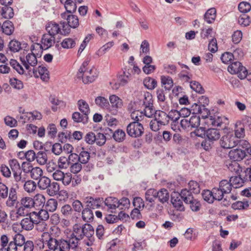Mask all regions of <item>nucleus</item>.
<instances>
[{
	"label": "nucleus",
	"instance_id": "nucleus-1",
	"mask_svg": "<svg viewBox=\"0 0 251 251\" xmlns=\"http://www.w3.org/2000/svg\"><path fill=\"white\" fill-rule=\"evenodd\" d=\"M237 142L233 131H228L220 139V144L222 148L228 149L237 146Z\"/></svg>",
	"mask_w": 251,
	"mask_h": 251
},
{
	"label": "nucleus",
	"instance_id": "nucleus-2",
	"mask_svg": "<svg viewBox=\"0 0 251 251\" xmlns=\"http://www.w3.org/2000/svg\"><path fill=\"white\" fill-rule=\"evenodd\" d=\"M144 130L143 125L138 122H131L126 126L127 134L133 138H138L141 136L144 133Z\"/></svg>",
	"mask_w": 251,
	"mask_h": 251
},
{
	"label": "nucleus",
	"instance_id": "nucleus-3",
	"mask_svg": "<svg viewBox=\"0 0 251 251\" xmlns=\"http://www.w3.org/2000/svg\"><path fill=\"white\" fill-rule=\"evenodd\" d=\"M184 190H188L187 189H183L181 191L180 193L174 192L171 195V201L174 206L177 210L184 211L185 208L183 205V201H184V196H183L182 192Z\"/></svg>",
	"mask_w": 251,
	"mask_h": 251
},
{
	"label": "nucleus",
	"instance_id": "nucleus-4",
	"mask_svg": "<svg viewBox=\"0 0 251 251\" xmlns=\"http://www.w3.org/2000/svg\"><path fill=\"white\" fill-rule=\"evenodd\" d=\"M183 196L185 197L184 202L190 204L191 210L193 211H198L201 208V204L198 200L194 199L191 193L188 190H184L182 192Z\"/></svg>",
	"mask_w": 251,
	"mask_h": 251
},
{
	"label": "nucleus",
	"instance_id": "nucleus-5",
	"mask_svg": "<svg viewBox=\"0 0 251 251\" xmlns=\"http://www.w3.org/2000/svg\"><path fill=\"white\" fill-rule=\"evenodd\" d=\"M246 156V151L240 148L231 150L228 153L229 157L235 162L243 160Z\"/></svg>",
	"mask_w": 251,
	"mask_h": 251
},
{
	"label": "nucleus",
	"instance_id": "nucleus-6",
	"mask_svg": "<svg viewBox=\"0 0 251 251\" xmlns=\"http://www.w3.org/2000/svg\"><path fill=\"white\" fill-rule=\"evenodd\" d=\"M61 17L62 19L67 21L68 25L72 28H75L79 25L78 18L75 15L64 12L61 14Z\"/></svg>",
	"mask_w": 251,
	"mask_h": 251
},
{
	"label": "nucleus",
	"instance_id": "nucleus-7",
	"mask_svg": "<svg viewBox=\"0 0 251 251\" xmlns=\"http://www.w3.org/2000/svg\"><path fill=\"white\" fill-rule=\"evenodd\" d=\"M103 201V200L100 198H94L92 197H86L85 199V205L87 208L91 210L99 208Z\"/></svg>",
	"mask_w": 251,
	"mask_h": 251
},
{
	"label": "nucleus",
	"instance_id": "nucleus-8",
	"mask_svg": "<svg viewBox=\"0 0 251 251\" xmlns=\"http://www.w3.org/2000/svg\"><path fill=\"white\" fill-rule=\"evenodd\" d=\"M109 100L112 105L110 111L113 114L115 115L117 112V109L123 106L122 100L116 95H112L109 97Z\"/></svg>",
	"mask_w": 251,
	"mask_h": 251
},
{
	"label": "nucleus",
	"instance_id": "nucleus-9",
	"mask_svg": "<svg viewBox=\"0 0 251 251\" xmlns=\"http://www.w3.org/2000/svg\"><path fill=\"white\" fill-rule=\"evenodd\" d=\"M47 236V239L45 240L43 239V243L47 245L49 251L52 250V251H58V241L56 239L51 237L50 234L46 233L44 237Z\"/></svg>",
	"mask_w": 251,
	"mask_h": 251
},
{
	"label": "nucleus",
	"instance_id": "nucleus-10",
	"mask_svg": "<svg viewBox=\"0 0 251 251\" xmlns=\"http://www.w3.org/2000/svg\"><path fill=\"white\" fill-rule=\"evenodd\" d=\"M36 46L37 47H38L40 49V50L41 51V53L40 54L36 53V55L33 52H32L31 53H28L26 56V59L27 62L30 64V65L32 66H35L37 64V57L39 55V57L41 56V54L43 52V46L42 45L37 43L36 44Z\"/></svg>",
	"mask_w": 251,
	"mask_h": 251
},
{
	"label": "nucleus",
	"instance_id": "nucleus-11",
	"mask_svg": "<svg viewBox=\"0 0 251 251\" xmlns=\"http://www.w3.org/2000/svg\"><path fill=\"white\" fill-rule=\"evenodd\" d=\"M209 120L211 124L214 126L221 127L225 124L224 128L225 129L226 125V122L227 121L228 119L225 116H210Z\"/></svg>",
	"mask_w": 251,
	"mask_h": 251
},
{
	"label": "nucleus",
	"instance_id": "nucleus-12",
	"mask_svg": "<svg viewBox=\"0 0 251 251\" xmlns=\"http://www.w3.org/2000/svg\"><path fill=\"white\" fill-rule=\"evenodd\" d=\"M112 133L113 138L117 142H122L124 140L126 137V133L122 129H117L114 132L112 130L109 128H106L104 130L105 134H108L109 133Z\"/></svg>",
	"mask_w": 251,
	"mask_h": 251
},
{
	"label": "nucleus",
	"instance_id": "nucleus-13",
	"mask_svg": "<svg viewBox=\"0 0 251 251\" xmlns=\"http://www.w3.org/2000/svg\"><path fill=\"white\" fill-rule=\"evenodd\" d=\"M234 131V136L237 139L243 138L245 136V126L240 121H238L235 124Z\"/></svg>",
	"mask_w": 251,
	"mask_h": 251
},
{
	"label": "nucleus",
	"instance_id": "nucleus-14",
	"mask_svg": "<svg viewBox=\"0 0 251 251\" xmlns=\"http://www.w3.org/2000/svg\"><path fill=\"white\" fill-rule=\"evenodd\" d=\"M94 69H91L89 71H86L83 73L82 77H78L82 78L83 82L85 84H88L93 82L97 77L98 74L95 72L93 74Z\"/></svg>",
	"mask_w": 251,
	"mask_h": 251
},
{
	"label": "nucleus",
	"instance_id": "nucleus-15",
	"mask_svg": "<svg viewBox=\"0 0 251 251\" xmlns=\"http://www.w3.org/2000/svg\"><path fill=\"white\" fill-rule=\"evenodd\" d=\"M82 227L83 238L84 236H86L92 243L94 240L93 237L94 234V229L93 226L90 224H85Z\"/></svg>",
	"mask_w": 251,
	"mask_h": 251
},
{
	"label": "nucleus",
	"instance_id": "nucleus-16",
	"mask_svg": "<svg viewBox=\"0 0 251 251\" xmlns=\"http://www.w3.org/2000/svg\"><path fill=\"white\" fill-rule=\"evenodd\" d=\"M220 137L221 133L219 130L214 128H210L206 130V137L211 141L214 142L218 140Z\"/></svg>",
	"mask_w": 251,
	"mask_h": 251
},
{
	"label": "nucleus",
	"instance_id": "nucleus-17",
	"mask_svg": "<svg viewBox=\"0 0 251 251\" xmlns=\"http://www.w3.org/2000/svg\"><path fill=\"white\" fill-rule=\"evenodd\" d=\"M62 4H64L66 12L73 14L75 12L77 8L76 4L73 0H60Z\"/></svg>",
	"mask_w": 251,
	"mask_h": 251
},
{
	"label": "nucleus",
	"instance_id": "nucleus-18",
	"mask_svg": "<svg viewBox=\"0 0 251 251\" xmlns=\"http://www.w3.org/2000/svg\"><path fill=\"white\" fill-rule=\"evenodd\" d=\"M33 74L35 77H38L37 73L40 76V78L44 81H47L49 79V71L45 67L39 66L38 71L34 69L33 71Z\"/></svg>",
	"mask_w": 251,
	"mask_h": 251
},
{
	"label": "nucleus",
	"instance_id": "nucleus-19",
	"mask_svg": "<svg viewBox=\"0 0 251 251\" xmlns=\"http://www.w3.org/2000/svg\"><path fill=\"white\" fill-rule=\"evenodd\" d=\"M36 221H33L30 217L23 219L21 221L22 228L26 230H30L34 227V225L37 224Z\"/></svg>",
	"mask_w": 251,
	"mask_h": 251
},
{
	"label": "nucleus",
	"instance_id": "nucleus-20",
	"mask_svg": "<svg viewBox=\"0 0 251 251\" xmlns=\"http://www.w3.org/2000/svg\"><path fill=\"white\" fill-rule=\"evenodd\" d=\"M46 29L49 35L53 37L60 31L59 25L54 22H50L46 25Z\"/></svg>",
	"mask_w": 251,
	"mask_h": 251
},
{
	"label": "nucleus",
	"instance_id": "nucleus-21",
	"mask_svg": "<svg viewBox=\"0 0 251 251\" xmlns=\"http://www.w3.org/2000/svg\"><path fill=\"white\" fill-rule=\"evenodd\" d=\"M14 30L15 27L11 21L6 20L3 22L2 28V31L3 33L7 35H11L14 32Z\"/></svg>",
	"mask_w": 251,
	"mask_h": 251
},
{
	"label": "nucleus",
	"instance_id": "nucleus-22",
	"mask_svg": "<svg viewBox=\"0 0 251 251\" xmlns=\"http://www.w3.org/2000/svg\"><path fill=\"white\" fill-rule=\"evenodd\" d=\"M17 196L16 188L11 187L10 189L9 197L6 202V204L8 207L13 206L17 202Z\"/></svg>",
	"mask_w": 251,
	"mask_h": 251
},
{
	"label": "nucleus",
	"instance_id": "nucleus-23",
	"mask_svg": "<svg viewBox=\"0 0 251 251\" xmlns=\"http://www.w3.org/2000/svg\"><path fill=\"white\" fill-rule=\"evenodd\" d=\"M229 180L232 186L235 188L242 186L244 182L247 181V179H245V176L242 178L240 175L231 176Z\"/></svg>",
	"mask_w": 251,
	"mask_h": 251
},
{
	"label": "nucleus",
	"instance_id": "nucleus-24",
	"mask_svg": "<svg viewBox=\"0 0 251 251\" xmlns=\"http://www.w3.org/2000/svg\"><path fill=\"white\" fill-rule=\"evenodd\" d=\"M154 120L157 121L161 125H165V121H168V114L165 112L161 110H156L155 113Z\"/></svg>",
	"mask_w": 251,
	"mask_h": 251
},
{
	"label": "nucleus",
	"instance_id": "nucleus-25",
	"mask_svg": "<svg viewBox=\"0 0 251 251\" xmlns=\"http://www.w3.org/2000/svg\"><path fill=\"white\" fill-rule=\"evenodd\" d=\"M156 198H158L159 201L162 203L168 202L169 199V193L168 190L163 188L157 191Z\"/></svg>",
	"mask_w": 251,
	"mask_h": 251
},
{
	"label": "nucleus",
	"instance_id": "nucleus-26",
	"mask_svg": "<svg viewBox=\"0 0 251 251\" xmlns=\"http://www.w3.org/2000/svg\"><path fill=\"white\" fill-rule=\"evenodd\" d=\"M9 5H5L1 8V15L3 18L10 19L14 15L13 9Z\"/></svg>",
	"mask_w": 251,
	"mask_h": 251
},
{
	"label": "nucleus",
	"instance_id": "nucleus-27",
	"mask_svg": "<svg viewBox=\"0 0 251 251\" xmlns=\"http://www.w3.org/2000/svg\"><path fill=\"white\" fill-rule=\"evenodd\" d=\"M216 17V10L215 8L209 9L204 15V20L208 24L212 23Z\"/></svg>",
	"mask_w": 251,
	"mask_h": 251
},
{
	"label": "nucleus",
	"instance_id": "nucleus-28",
	"mask_svg": "<svg viewBox=\"0 0 251 251\" xmlns=\"http://www.w3.org/2000/svg\"><path fill=\"white\" fill-rule=\"evenodd\" d=\"M41 42L44 46L46 47L45 50L48 49L52 46L53 43H54L55 37L54 36L52 37L48 34H44L42 36Z\"/></svg>",
	"mask_w": 251,
	"mask_h": 251
},
{
	"label": "nucleus",
	"instance_id": "nucleus-29",
	"mask_svg": "<svg viewBox=\"0 0 251 251\" xmlns=\"http://www.w3.org/2000/svg\"><path fill=\"white\" fill-rule=\"evenodd\" d=\"M77 38H66L63 40L61 43V46L64 49H70L75 47L76 44Z\"/></svg>",
	"mask_w": 251,
	"mask_h": 251
},
{
	"label": "nucleus",
	"instance_id": "nucleus-30",
	"mask_svg": "<svg viewBox=\"0 0 251 251\" xmlns=\"http://www.w3.org/2000/svg\"><path fill=\"white\" fill-rule=\"evenodd\" d=\"M72 119L75 123H82L85 124L88 122L89 118L88 116L81 114L78 112H75L72 114Z\"/></svg>",
	"mask_w": 251,
	"mask_h": 251
},
{
	"label": "nucleus",
	"instance_id": "nucleus-31",
	"mask_svg": "<svg viewBox=\"0 0 251 251\" xmlns=\"http://www.w3.org/2000/svg\"><path fill=\"white\" fill-rule=\"evenodd\" d=\"M79 110L86 116H88L90 109L88 104L84 100H80L77 102Z\"/></svg>",
	"mask_w": 251,
	"mask_h": 251
},
{
	"label": "nucleus",
	"instance_id": "nucleus-32",
	"mask_svg": "<svg viewBox=\"0 0 251 251\" xmlns=\"http://www.w3.org/2000/svg\"><path fill=\"white\" fill-rule=\"evenodd\" d=\"M81 214L82 219L86 222H90L92 221L94 218V214L92 210L90 208H87L86 207H85L82 210Z\"/></svg>",
	"mask_w": 251,
	"mask_h": 251
},
{
	"label": "nucleus",
	"instance_id": "nucleus-33",
	"mask_svg": "<svg viewBox=\"0 0 251 251\" xmlns=\"http://www.w3.org/2000/svg\"><path fill=\"white\" fill-rule=\"evenodd\" d=\"M33 203V206L40 207H42L44 206L46 199L44 195L40 194H38L36 195L34 198L32 199Z\"/></svg>",
	"mask_w": 251,
	"mask_h": 251
},
{
	"label": "nucleus",
	"instance_id": "nucleus-34",
	"mask_svg": "<svg viewBox=\"0 0 251 251\" xmlns=\"http://www.w3.org/2000/svg\"><path fill=\"white\" fill-rule=\"evenodd\" d=\"M13 177L15 181L16 182V186L17 188H19L20 185H23L24 183L25 182V178L22 176V171L20 170L19 172H15L13 173Z\"/></svg>",
	"mask_w": 251,
	"mask_h": 251
},
{
	"label": "nucleus",
	"instance_id": "nucleus-35",
	"mask_svg": "<svg viewBox=\"0 0 251 251\" xmlns=\"http://www.w3.org/2000/svg\"><path fill=\"white\" fill-rule=\"evenodd\" d=\"M22 44L16 39L11 40L8 44V49L13 52H18L22 49Z\"/></svg>",
	"mask_w": 251,
	"mask_h": 251
},
{
	"label": "nucleus",
	"instance_id": "nucleus-36",
	"mask_svg": "<svg viewBox=\"0 0 251 251\" xmlns=\"http://www.w3.org/2000/svg\"><path fill=\"white\" fill-rule=\"evenodd\" d=\"M79 237L72 239H68V242L70 244V249L74 251H80L81 248L78 246V241L82 240V235L77 236Z\"/></svg>",
	"mask_w": 251,
	"mask_h": 251
},
{
	"label": "nucleus",
	"instance_id": "nucleus-37",
	"mask_svg": "<svg viewBox=\"0 0 251 251\" xmlns=\"http://www.w3.org/2000/svg\"><path fill=\"white\" fill-rule=\"evenodd\" d=\"M162 85H164V88L170 90L173 86V80L170 76L162 75L161 76Z\"/></svg>",
	"mask_w": 251,
	"mask_h": 251
},
{
	"label": "nucleus",
	"instance_id": "nucleus-38",
	"mask_svg": "<svg viewBox=\"0 0 251 251\" xmlns=\"http://www.w3.org/2000/svg\"><path fill=\"white\" fill-rule=\"evenodd\" d=\"M232 184L230 182L226 179L221 180L219 183V187L223 191L224 193L226 194L229 193L231 192Z\"/></svg>",
	"mask_w": 251,
	"mask_h": 251
},
{
	"label": "nucleus",
	"instance_id": "nucleus-39",
	"mask_svg": "<svg viewBox=\"0 0 251 251\" xmlns=\"http://www.w3.org/2000/svg\"><path fill=\"white\" fill-rule=\"evenodd\" d=\"M144 85L147 89L153 90L157 86V81L151 77L145 78L143 81Z\"/></svg>",
	"mask_w": 251,
	"mask_h": 251
},
{
	"label": "nucleus",
	"instance_id": "nucleus-40",
	"mask_svg": "<svg viewBox=\"0 0 251 251\" xmlns=\"http://www.w3.org/2000/svg\"><path fill=\"white\" fill-rule=\"evenodd\" d=\"M17 202L23 207L28 209L33 207V203L32 198L30 197H26L23 198L20 201H17Z\"/></svg>",
	"mask_w": 251,
	"mask_h": 251
},
{
	"label": "nucleus",
	"instance_id": "nucleus-41",
	"mask_svg": "<svg viewBox=\"0 0 251 251\" xmlns=\"http://www.w3.org/2000/svg\"><path fill=\"white\" fill-rule=\"evenodd\" d=\"M36 160L40 165H44L47 163L48 159L47 152L43 150L40 151L36 154Z\"/></svg>",
	"mask_w": 251,
	"mask_h": 251
},
{
	"label": "nucleus",
	"instance_id": "nucleus-42",
	"mask_svg": "<svg viewBox=\"0 0 251 251\" xmlns=\"http://www.w3.org/2000/svg\"><path fill=\"white\" fill-rule=\"evenodd\" d=\"M59 191V185L56 182H50L47 188V192L50 196H54L58 194Z\"/></svg>",
	"mask_w": 251,
	"mask_h": 251
},
{
	"label": "nucleus",
	"instance_id": "nucleus-43",
	"mask_svg": "<svg viewBox=\"0 0 251 251\" xmlns=\"http://www.w3.org/2000/svg\"><path fill=\"white\" fill-rule=\"evenodd\" d=\"M79 162L82 164H86L90 159V153L85 151L84 148H82V151L78 155Z\"/></svg>",
	"mask_w": 251,
	"mask_h": 251
},
{
	"label": "nucleus",
	"instance_id": "nucleus-44",
	"mask_svg": "<svg viewBox=\"0 0 251 251\" xmlns=\"http://www.w3.org/2000/svg\"><path fill=\"white\" fill-rule=\"evenodd\" d=\"M188 187L189 190H188V191H189L191 194L193 193L194 194H198L200 192L201 188L200 184L196 181H190L188 183Z\"/></svg>",
	"mask_w": 251,
	"mask_h": 251
},
{
	"label": "nucleus",
	"instance_id": "nucleus-45",
	"mask_svg": "<svg viewBox=\"0 0 251 251\" xmlns=\"http://www.w3.org/2000/svg\"><path fill=\"white\" fill-rule=\"evenodd\" d=\"M50 179L46 176H41L38 182V186L40 189H47L50 182Z\"/></svg>",
	"mask_w": 251,
	"mask_h": 251
},
{
	"label": "nucleus",
	"instance_id": "nucleus-46",
	"mask_svg": "<svg viewBox=\"0 0 251 251\" xmlns=\"http://www.w3.org/2000/svg\"><path fill=\"white\" fill-rule=\"evenodd\" d=\"M241 63L238 61L234 62L231 63V64L228 67L227 70L231 74H235L239 72V69L241 68Z\"/></svg>",
	"mask_w": 251,
	"mask_h": 251
},
{
	"label": "nucleus",
	"instance_id": "nucleus-47",
	"mask_svg": "<svg viewBox=\"0 0 251 251\" xmlns=\"http://www.w3.org/2000/svg\"><path fill=\"white\" fill-rule=\"evenodd\" d=\"M95 103L99 106L103 108H108L109 106L108 100L101 96H99L95 99Z\"/></svg>",
	"mask_w": 251,
	"mask_h": 251
},
{
	"label": "nucleus",
	"instance_id": "nucleus-48",
	"mask_svg": "<svg viewBox=\"0 0 251 251\" xmlns=\"http://www.w3.org/2000/svg\"><path fill=\"white\" fill-rule=\"evenodd\" d=\"M156 193L157 191L154 189L148 190L145 193L146 200L150 202H153L156 198Z\"/></svg>",
	"mask_w": 251,
	"mask_h": 251
},
{
	"label": "nucleus",
	"instance_id": "nucleus-49",
	"mask_svg": "<svg viewBox=\"0 0 251 251\" xmlns=\"http://www.w3.org/2000/svg\"><path fill=\"white\" fill-rule=\"evenodd\" d=\"M212 192L214 200L220 201L224 198V194L225 193L223 192V191L221 189V188H213L212 189Z\"/></svg>",
	"mask_w": 251,
	"mask_h": 251
},
{
	"label": "nucleus",
	"instance_id": "nucleus-50",
	"mask_svg": "<svg viewBox=\"0 0 251 251\" xmlns=\"http://www.w3.org/2000/svg\"><path fill=\"white\" fill-rule=\"evenodd\" d=\"M57 204V202L56 200L50 199L46 202L45 208L49 211L53 212L56 209Z\"/></svg>",
	"mask_w": 251,
	"mask_h": 251
},
{
	"label": "nucleus",
	"instance_id": "nucleus-51",
	"mask_svg": "<svg viewBox=\"0 0 251 251\" xmlns=\"http://www.w3.org/2000/svg\"><path fill=\"white\" fill-rule=\"evenodd\" d=\"M201 196L203 199L209 203H213L214 200L212 190H204L202 191Z\"/></svg>",
	"mask_w": 251,
	"mask_h": 251
},
{
	"label": "nucleus",
	"instance_id": "nucleus-52",
	"mask_svg": "<svg viewBox=\"0 0 251 251\" xmlns=\"http://www.w3.org/2000/svg\"><path fill=\"white\" fill-rule=\"evenodd\" d=\"M249 206L247 201H237L232 203L231 207L235 210H244L247 209Z\"/></svg>",
	"mask_w": 251,
	"mask_h": 251
},
{
	"label": "nucleus",
	"instance_id": "nucleus-53",
	"mask_svg": "<svg viewBox=\"0 0 251 251\" xmlns=\"http://www.w3.org/2000/svg\"><path fill=\"white\" fill-rule=\"evenodd\" d=\"M13 241L18 247H22L25 243V239L24 236L20 233L16 234L13 236Z\"/></svg>",
	"mask_w": 251,
	"mask_h": 251
},
{
	"label": "nucleus",
	"instance_id": "nucleus-54",
	"mask_svg": "<svg viewBox=\"0 0 251 251\" xmlns=\"http://www.w3.org/2000/svg\"><path fill=\"white\" fill-rule=\"evenodd\" d=\"M190 83L191 88L196 91L197 93L201 94L204 93V89L199 82L196 81H191L190 82Z\"/></svg>",
	"mask_w": 251,
	"mask_h": 251
},
{
	"label": "nucleus",
	"instance_id": "nucleus-55",
	"mask_svg": "<svg viewBox=\"0 0 251 251\" xmlns=\"http://www.w3.org/2000/svg\"><path fill=\"white\" fill-rule=\"evenodd\" d=\"M206 130L205 127H197L194 131L191 132V136L193 137V135L194 134L196 136L205 138L206 137Z\"/></svg>",
	"mask_w": 251,
	"mask_h": 251
},
{
	"label": "nucleus",
	"instance_id": "nucleus-56",
	"mask_svg": "<svg viewBox=\"0 0 251 251\" xmlns=\"http://www.w3.org/2000/svg\"><path fill=\"white\" fill-rule=\"evenodd\" d=\"M70 161L68 157L61 156L58 160V165L59 168L67 169L70 165Z\"/></svg>",
	"mask_w": 251,
	"mask_h": 251
},
{
	"label": "nucleus",
	"instance_id": "nucleus-57",
	"mask_svg": "<svg viewBox=\"0 0 251 251\" xmlns=\"http://www.w3.org/2000/svg\"><path fill=\"white\" fill-rule=\"evenodd\" d=\"M10 241V239L7 235L3 234L1 235L0 238V251H5Z\"/></svg>",
	"mask_w": 251,
	"mask_h": 251
},
{
	"label": "nucleus",
	"instance_id": "nucleus-58",
	"mask_svg": "<svg viewBox=\"0 0 251 251\" xmlns=\"http://www.w3.org/2000/svg\"><path fill=\"white\" fill-rule=\"evenodd\" d=\"M238 23L243 26H247L251 23V19L250 16L243 14L241 15L238 18Z\"/></svg>",
	"mask_w": 251,
	"mask_h": 251
},
{
	"label": "nucleus",
	"instance_id": "nucleus-59",
	"mask_svg": "<svg viewBox=\"0 0 251 251\" xmlns=\"http://www.w3.org/2000/svg\"><path fill=\"white\" fill-rule=\"evenodd\" d=\"M10 65L15 69L19 74L22 75L24 73V70L23 67L15 59H11L10 61Z\"/></svg>",
	"mask_w": 251,
	"mask_h": 251
},
{
	"label": "nucleus",
	"instance_id": "nucleus-60",
	"mask_svg": "<svg viewBox=\"0 0 251 251\" xmlns=\"http://www.w3.org/2000/svg\"><path fill=\"white\" fill-rule=\"evenodd\" d=\"M24 188L25 191L30 193L34 191L36 188V183L32 180L25 181L24 184Z\"/></svg>",
	"mask_w": 251,
	"mask_h": 251
},
{
	"label": "nucleus",
	"instance_id": "nucleus-61",
	"mask_svg": "<svg viewBox=\"0 0 251 251\" xmlns=\"http://www.w3.org/2000/svg\"><path fill=\"white\" fill-rule=\"evenodd\" d=\"M30 176L34 179H39L43 174L42 170L39 167H35L30 172Z\"/></svg>",
	"mask_w": 251,
	"mask_h": 251
},
{
	"label": "nucleus",
	"instance_id": "nucleus-62",
	"mask_svg": "<svg viewBox=\"0 0 251 251\" xmlns=\"http://www.w3.org/2000/svg\"><path fill=\"white\" fill-rule=\"evenodd\" d=\"M228 168L231 172H235L237 175H240L242 172L241 168L237 162L233 161L229 164Z\"/></svg>",
	"mask_w": 251,
	"mask_h": 251
},
{
	"label": "nucleus",
	"instance_id": "nucleus-63",
	"mask_svg": "<svg viewBox=\"0 0 251 251\" xmlns=\"http://www.w3.org/2000/svg\"><path fill=\"white\" fill-rule=\"evenodd\" d=\"M130 116L131 119L134 120L133 122L139 123L144 119L143 112L139 110L134 111L131 112Z\"/></svg>",
	"mask_w": 251,
	"mask_h": 251
},
{
	"label": "nucleus",
	"instance_id": "nucleus-64",
	"mask_svg": "<svg viewBox=\"0 0 251 251\" xmlns=\"http://www.w3.org/2000/svg\"><path fill=\"white\" fill-rule=\"evenodd\" d=\"M61 212L65 217L68 218L72 215L73 209L70 205L65 204L62 207Z\"/></svg>",
	"mask_w": 251,
	"mask_h": 251
}]
</instances>
